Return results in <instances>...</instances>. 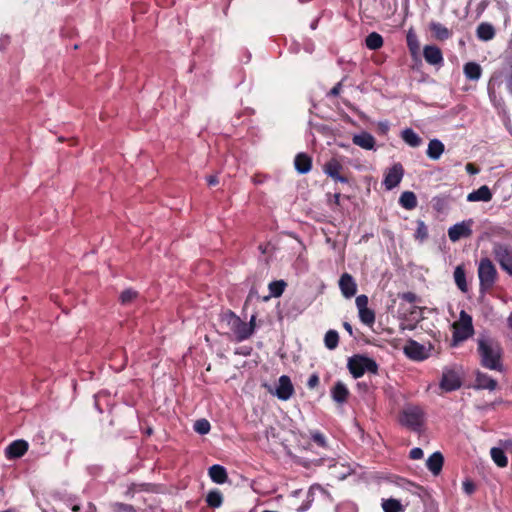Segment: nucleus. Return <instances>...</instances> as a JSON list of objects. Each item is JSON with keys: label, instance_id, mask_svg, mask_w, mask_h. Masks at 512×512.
<instances>
[{"label": "nucleus", "instance_id": "nucleus-9", "mask_svg": "<svg viewBox=\"0 0 512 512\" xmlns=\"http://www.w3.org/2000/svg\"><path fill=\"white\" fill-rule=\"evenodd\" d=\"M473 220L456 223L448 229V237L452 242H457L462 238H468L472 235Z\"/></svg>", "mask_w": 512, "mask_h": 512}, {"label": "nucleus", "instance_id": "nucleus-35", "mask_svg": "<svg viewBox=\"0 0 512 512\" xmlns=\"http://www.w3.org/2000/svg\"><path fill=\"white\" fill-rule=\"evenodd\" d=\"M382 508L384 512H403L404 507L401 502L394 498H389L387 500H383Z\"/></svg>", "mask_w": 512, "mask_h": 512}, {"label": "nucleus", "instance_id": "nucleus-30", "mask_svg": "<svg viewBox=\"0 0 512 512\" xmlns=\"http://www.w3.org/2000/svg\"><path fill=\"white\" fill-rule=\"evenodd\" d=\"M403 141L411 147H419L422 143L420 136L411 128H406L401 132Z\"/></svg>", "mask_w": 512, "mask_h": 512}, {"label": "nucleus", "instance_id": "nucleus-16", "mask_svg": "<svg viewBox=\"0 0 512 512\" xmlns=\"http://www.w3.org/2000/svg\"><path fill=\"white\" fill-rule=\"evenodd\" d=\"M339 288L345 298H352L357 292V284L349 273H343L339 279Z\"/></svg>", "mask_w": 512, "mask_h": 512}, {"label": "nucleus", "instance_id": "nucleus-20", "mask_svg": "<svg viewBox=\"0 0 512 512\" xmlns=\"http://www.w3.org/2000/svg\"><path fill=\"white\" fill-rule=\"evenodd\" d=\"M492 192L487 185H482L477 190L472 191L467 196L469 202H489L492 199Z\"/></svg>", "mask_w": 512, "mask_h": 512}, {"label": "nucleus", "instance_id": "nucleus-40", "mask_svg": "<svg viewBox=\"0 0 512 512\" xmlns=\"http://www.w3.org/2000/svg\"><path fill=\"white\" fill-rule=\"evenodd\" d=\"M138 296V292L134 289H126L124 291L121 292L120 296H119V300L121 302V304L123 305H128L130 304L133 300H135Z\"/></svg>", "mask_w": 512, "mask_h": 512}, {"label": "nucleus", "instance_id": "nucleus-29", "mask_svg": "<svg viewBox=\"0 0 512 512\" xmlns=\"http://www.w3.org/2000/svg\"><path fill=\"white\" fill-rule=\"evenodd\" d=\"M406 43L409 49V52L413 58H416L420 52V43L416 33L413 29H410L406 36Z\"/></svg>", "mask_w": 512, "mask_h": 512}, {"label": "nucleus", "instance_id": "nucleus-58", "mask_svg": "<svg viewBox=\"0 0 512 512\" xmlns=\"http://www.w3.org/2000/svg\"><path fill=\"white\" fill-rule=\"evenodd\" d=\"M71 509L73 512H79L81 510V507H80V505H74V506H72Z\"/></svg>", "mask_w": 512, "mask_h": 512}, {"label": "nucleus", "instance_id": "nucleus-51", "mask_svg": "<svg viewBox=\"0 0 512 512\" xmlns=\"http://www.w3.org/2000/svg\"><path fill=\"white\" fill-rule=\"evenodd\" d=\"M505 63L508 68L507 76H512V56L506 57Z\"/></svg>", "mask_w": 512, "mask_h": 512}, {"label": "nucleus", "instance_id": "nucleus-17", "mask_svg": "<svg viewBox=\"0 0 512 512\" xmlns=\"http://www.w3.org/2000/svg\"><path fill=\"white\" fill-rule=\"evenodd\" d=\"M428 27L432 37L441 42L450 39L453 35L452 31L440 22L431 21Z\"/></svg>", "mask_w": 512, "mask_h": 512}, {"label": "nucleus", "instance_id": "nucleus-52", "mask_svg": "<svg viewBox=\"0 0 512 512\" xmlns=\"http://www.w3.org/2000/svg\"><path fill=\"white\" fill-rule=\"evenodd\" d=\"M207 183L209 186H215L219 183L218 177L215 175H211L207 178Z\"/></svg>", "mask_w": 512, "mask_h": 512}, {"label": "nucleus", "instance_id": "nucleus-56", "mask_svg": "<svg viewBox=\"0 0 512 512\" xmlns=\"http://www.w3.org/2000/svg\"><path fill=\"white\" fill-rule=\"evenodd\" d=\"M506 87L508 92L512 95V76H506Z\"/></svg>", "mask_w": 512, "mask_h": 512}, {"label": "nucleus", "instance_id": "nucleus-24", "mask_svg": "<svg viewBox=\"0 0 512 512\" xmlns=\"http://www.w3.org/2000/svg\"><path fill=\"white\" fill-rule=\"evenodd\" d=\"M208 475L217 484H223L228 480L226 468L218 464H214L209 468Z\"/></svg>", "mask_w": 512, "mask_h": 512}, {"label": "nucleus", "instance_id": "nucleus-28", "mask_svg": "<svg viewBox=\"0 0 512 512\" xmlns=\"http://www.w3.org/2000/svg\"><path fill=\"white\" fill-rule=\"evenodd\" d=\"M454 281L456 286L461 292L468 291V284L466 281V272L463 265H458L454 270Z\"/></svg>", "mask_w": 512, "mask_h": 512}, {"label": "nucleus", "instance_id": "nucleus-25", "mask_svg": "<svg viewBox=\"0 0 512 512\" xmlns=\"http://www.w3.org/2000/svg\"><path fill=\"white\" fill-rule=\"evenodd\" d=\"M476 35L482 41H490L495 37L496 31L492 24L482 22L476 29Z\"/></svg>", "mask_w": 512, "mask_h": 512}, {"label": "nucleus", "instance_id": "nucleus-13", "mask_svg": "<svg viewBox=\"0 0 512 512\" xmlns=\"http://www.w3.org/2000/svg\"><path fill=\"white\" fill-rule=\"evenodd\" d=\"M423 57L429 65L439 68L444 64L442 50L436 45H425L423 48Z\"/></svg>", "mask_w": 512, "mask_h": 512}, {"label": "nucleus", "instance_id": "nucleus-14", "mask_svg": "<svg viewBox=\"0 0 512 512\" xmlns=\"http://www.w3.org/2000/svg\"><path fill=\"white\" fill-rule=\"evenodd\" d=\"M404 169L401 163H395L386 173L384 178V185L386 189L391 190L395 188L402 180Z\"/></svg>", "mask_w": 512, "mask_h": 512}, {"label": "nucleus", "instance_id": "nucleus-46", "mask_svg": "<svg viewBox=\"0 0 512 512\" xmlns=\"http://www.w3.org/2000/svg\"><path fill=\"white\" fill-rule=\"evenodd\" d=\"M319 383H320L319 376H318L316 373H313V374L309 377V379H308V381H307V387H308L309 389H314V388H316V387L319 385Z\"/></svg>", "mask_w": 512, "mask_h": 512}, {"label": "nucleus", "instance_id": "nucleus-43", "mask_svg": "<svg viewBox=\"0 0 512 512\" xmlns=\"http://www.w3.org/2000/svg\"><path fill=\"white\" fill-rule=\"evenodd\" d=\"M368 301V297L364 294L357 296L355 303L358 311H360L361 309L368 308Z\"/></svg>", "mask_w": 512, "mask_h": 512}, {"label": "nucleus", "instance_id": "nucleus-21", "mask_svg": "<svg viewBox=\"0 0 512 512\" xmlns=\"http://www.w3.org/2000/svg\"><path fill=\"white\" fill-rule=\"evenodd\" d=\"M444 464V457L440 452H434L432 455L429 456V458L426 461V466L428 470L433 475H439L442 471Z\"/></svg>", "mask_w": 512, "mask_h": 512}, {"label": "nucleus", "instance_id": "nucleus-10", "mask_svg": "<svg viewBox=\"0 0 512 512\" xmlns=\"http://www.w3.org/2000/svg\"><path fill=\"white\" fill-rule=\"evenodd\" d=\"M462 380L459 373L453 369H445L440 381V388L445 392H451L459 389Z\"/></svg>", "mask_w": 512, "mask_h": 512}, {"label": "nucleus", "instance_id": "nucleus-7", "mask_svg": "<svg viewBox=\"0 0 512 512\" xmlns=\"http://www.w3.org/2000/svg\"><path fill=\"white\" fill-rule=\"evenodd\" d=\"M453 340L460 342L468 339L474 333L472 317L465 311L460 312V319L453 324Z\"/></svg>", "mask_w": 512, "mask_h": 512}, {"label": "nucleus", "instance_id": "nucleus-45", "mask_svg": "<svg viewBox=\"0 0 512 512\" xmlns=\"http://www.w3.org/2000/svg\"><path fill=\"white\" fill-rule=\"evenodd\" d=\"M400 298L408 303H415L419 297L414 292H405L400 295Z\"/></svg>", "mask_w": 512, "mask_h": 512}, {"label": "nucleus", "instance_id": "nucleus-32", "mask_svg": "<svg viewBox=\"0 0 512 512\" xmlns=\"http://www.w3.org/2000/svg\"><path fill=\"white\" fill-rule=\"evenodd\" d=\"M490 455L492 460L498 467L504 468L508 465V459L505 455L504 448L493 447L490 450Z\"/></svg>", "mask_w": 512, "mask_h": 512}, {"label": "nucleus", "instance_id": "nucleus-36", "mask_svg": "<svg viewBox=\"0 0 512 512\" xmlns=\"http://www.w3.org/2000/svg\"><path fill=\"white\" fill-rule=\"evenodd\" d=\"M287 286V283L284 280H275L269 283L268 288L270 291V296L272 297H280Z\"/></svg>", "mask_w": 512, "mask_h": 512}, {"label": "nucleus", "instance_id": "nucleus-5", "mask_svg": "<svg viewBox=\"0 0 512 512\" xmlns=\"http://www.w3.org/2000/svg\"><path fill=\"white\" fill-rule=\"evenodd\" d=\"M492 255L503 271L512 276V245L494 242Z\"/></svg>", "mask_w": 512, "mask_h": 512}, {"label": "nucleus", "instance_id": "nucleus-6", "mask_svg": "<svg viewBox=\"0 0 512 512\" xmlns=\"http://www.w3.org/2000/svg\"><path fill=\"white\" fill-rule=\"evenodd\" d=\"M223 321H226L237 341L241 342L251 337V326L246 325L233 311L228 310L223 314Z\"/></svg>", "mask_w": 512, "mask_h": 512}, {"label": "nucleus", "instance_id": "nucleus-60", "mask_svg": "<svg viewBox=\"0 0 512 512\" xmlns=\"http://www.w3.org/2000/svg\"><path fill=\"white\" fill-rule=\"evenodd\" d=\"M380 128L383 132H386L388 130V126L386 124H380Z\"/></svg>", "mask_w": 512, "mask_h": 512}, {"label": "nucleus", "instance_id": "nucleus-12", "mask_svg": "<svg viewBox=\"0 0 512 512\" xmlns=\"http://www.w3.org/2000/svg\"><path fill=\"white\" fill-rule=\"evenodd\" d=\"M294 392V386L290 377L287 375L280 376L274 393L276 397L279 400L287 401L293 396Z\"/></svg>", "mask_w": 512, "mask_h": 512}, {"label": "nucleus", "instance_id": "nucleus-3", "mask_svg": "<svg viewBox=\"0 0 512 512\" xmlns=\"http://www.w3.org/2000/svg\"><path fill=\"white\" fill-rule=\"evenodd\" d=\"M347 368L353 378L358 379L366 372L376 375L379 366L374 359L366 355L356 354L348 359Z\"/></svg>", "mask_w": 512, "mask_h": 512}, {"label": "nucleus", "instance_id": "nucleus-22", "mask_svg": "<svg viewBox=\"0 0 512 512\" xmlns=\"http://www.w3.org/2000/svg\"><path fill=\"white\" fill-rule=\"evenodd\" d=\"M475 387L478 389L495 390L497 381L486 373L477 372L475 379Z\"/></svg>", "mask_w": 512, "mask_h": 512}, {"label": "nucleus", "instance_id": "nucleus-39", "mask_svg": "<svg viewBox=\"0 0 512 512\" xmlns=\"http://www.w3.org/2000/svg\"><path fill=\"white\" fill-rule=\"evenodd\" d=\"M414 237L416 240L423 242L428 238V228L427 225L422 220L417 221V228L414 233Z\"/></svg>", "mask_w": 512, "mask_h": 512}, {"label": "nucleus", "instance_id": "nucleus-59", "mask_svg": "<svg viewBox=\"0 0 512 512\" xmlns=\"http://www.w3.org/2000/svg\"><path fill=\"white\" fill-rule=\"evenodd\" d=\"M488 93H489L490 96L495 94V92H494V90H493V88L491 87L490 84L488 85Z\"/></svg>", "mask_w": 512, "mask_h": 512}, {"label": "nucleus", "instance_id": "nucleus-1", "mask_svg": "<svg viewBox=\"0 0 512 512\" xmlns=\"http://www.w3.org/2000/svg\"><path fill=\"white\" fill-rule=\"evenodd\" d=\"M477 353L482 367L489 370L502 371L503 349L497 340L489 337L478 339Z\"/></svg>", "mask_w": 512, "mask_h": 512}, {"label": "nucleus", "instance_id": "nucleus-2", "mask_svg": "<svg viewBox=\"0 0 512 512\" xmlns=\"http://www.w3.org/2000/svg\"><path fill=\"white\" fill-rule=\"evenodd\" d=\"M477 273L480 292L490 291L498 279V272L492 260L488 257L481 258L478 263Z\"/></svg>", "mask_w": 512, "mask_h": 512}, {"label": "nucleus", "instance_id": "nucleus-11", "mask_svg": "<svg viewBox=\"0 0 512 512\" xmlns=\"http://www.w3.org/2000/svg\"><path fill=\"white\" fill-rule=\"evenodd\" d=\"M404 354L413 361H423L428 355L425 347L413 339H409L403 348Z\"/></svg>", "mask_w": 512, "mask_h": 512}, {"label": "nucleus", "instance_id": "nucleus-42", "mask_svg": "<svg viewBox=\"0 0 512 512\" xmlns=\"http://www.w3.org/2000/svg\"><path fill=\"white\" fill-rule=\"evenodd\" d=\"M210 428V423L206 419L197 420L194 424L195 431L202 435L207 434L210 431Z\"/></svg>", "mask_w": 512, "mask_h": 512}, {"label": "nucleus", "instance_id": "nucleus-26", "mask_svg": "<svg viewBox=\"0 0 512 512\" xmlns=\"http://www.w3.org/2000/svg\"><path fill=\"white\" fill-rule=\"evenodd\" d=\"M445 150L444 144L438 139L430 140L426 151L427 156L432 160H438Z\"/></svg>", "mask_w": 512, "mask_h": 512}, {"label": "nucleus", "instance_id": "nucleus-48", "mask_svg": "<svg viewBox=\"0 0 512 512\" xmlns=\"http://www.w3.org/2000/svg\"><path fill=\"white\" fill-rule=\"evenodd\" d=\"M465 169L470 175H475L480 172V169L474 163H467Z\"/></svg>", "mask_w": 512, "mask_h": 512}, {"label": "nucleus", "instance_id": "nucleus-47", "mask_svg": "<svg viewBox=\"0 0 512 512\" xmlns=\"http://www.w3.org/2000/svg\"><path fill=\"white\" fill-rule=\"evenodd\" d=\"M424 453L423 450L419 447H415L410 450L409 457L413 460H419L423 457Z\"/></svg>", "mask_w": 512, "mask_h": 512}, {"label": "nucleus", "instance_id": "nucleus-33", "mask_svg": "<svg viewBox=\"0 0 512 512\" xmlns=\"http://www.w3.org/2000/svg\"><path fill=\"white\" fill-rule=\"evenodd\" d=\"M207 506L210 508H219L223 504V495L218 489H213L206 496Z\"/></svg>", "mask_w": 512, "mask_h": 512}, {"label": "nucleus", "instance_id": "nucleus-61", "mask_svg": "<svg viewBox=\"0 0 512 512\" xmlns=\"http://www.w3.org/2000/svg\"><path fill=\"white\" fill-rule=\"evenodd\" d=\"M316 26H317V21H315V22H313V23L311 24V28H312V29H315V28H316Z\"/></svg>", "mask_w": 512, "mask_h": 512}, {"label": "nucleus", "instance_id": "nucleus-23", "mask_svg": "<svg viewBox=\"0 0 512 512\" xmlns=\"http://www.w3.org/2000/svg\"><path fill=\"white\" fill-rule=\"evenodd\" d=\"M352 141L355 145L366 150H372L375 146V138L368 132L354 135Z\"/></svg>", "mask_w": 512, "mask_h": 512}, {"label": "nucleus", "instance_id": "nucleus-54", "mask_svg": "<svg viewBox=\"0 0 512 512\" xmlns=\"http://www.w3.org/2000/svg\"><path fill=\"white\" fill-rule=\"evenodd\" d=\"M246 325L251 326V335L254 333L255 326H256V315H252L249 323H246Z\"/></svg>", "mask_w": 512, "mask_h": 512}, {"label": "nucleus", "instance_id": "nucleus-37", "mask_svg": "<svg viewBox=\"0 0 512 512\" xmlns=\"http://www.w3.org/2000/svg\"><path fill=\"white\" fill-rule=\"evenodd\" d=\"M324 343L329 350H334L339 343L338 332L336 330L327 331L324 337Z\"/></svg>", "mask_w": 512, "mask_h": 512}, {"label": "nucleus", "instance_id": "nucleus-49", "mask_svg": "<svg viewBox=\"0 0 512 512\" xmlns=\"http://www.w3.org/2000/svg\"><path fill=\"white\" fill-rule=\"evenodd\" d=\"M342 90V83H337L328 93L329 96L336 97L340 94Z\"/></svg>", "mask_w": 512, "mask_h": 512}, {"label": "nucleus", "instance_id": "nucleus-44", "mask_svg": "<svg viewBox=\"0 0 512 512\" xmlns=\"http://www.w3.org/2000/svg\"><path fill=\"white\" fill-rule=\"evenodd\" d=\"M462 487H463V491L467 494V495H471L475 492L476 490V485L475 483L472 481V480H465L462 484Z\"/></svg>", "mask_w": 512, "mask_h": 512}, {"label": "nucleus", "instance_id": "nucleus-50", "mask_svg": "<svg viewBox=\"0 0 512 512\" xmlns=\"http://www.w3.org/2000/svg\"><path fill=\"white\" fill-rule=\"evenodd\" d=\"M119 511L121 512H136L135 508L130 504H118Z\"/></svg>", "mask_w": 512, "mask_h": 512}, {"label": "nucleus", "instance_id": "nucleus-27", "mask_svg": "<svg viewBox=\"0 0 512 512\" xmlns=\"http://www.w3.org/2000/svg\"><path fill=\"white\" fill-rule=\"evenodd\" d=\"M463 72L468 80L477 81L482 75V68L476 62H467L463 67Z\"/></svg>", "mask_w": 512, "mask_h": 512}, {"label": "nucleus", "instance_id": "nucleus-55", "mask_svg": "<svg viewBox=\"0 0 512 512\" xmlns=\"http://www.w3.org/2000/svg\"><path fill=\"white\" fill-rule=\"evenodd\" d=\"M343 328L349 333L350 336H353V328H352V325L349 322L344 321L343 322Z\"/></svg>", "mask_w": 512, "mask_h": 512}, {"label": "nucleus", "instance_id": "nucleus-18", "mask_svg": "<svg viewBox=\"0 0 512 512\" xmlns=\"http://www.w3.org/2000/svg\"><path fill=\"white\" fill-rule=\"evenodd\" d=\"M294 166L298 173L307 174L312 169V158L307 153H298L294 159Z\"/></svg>", "mask_w": 512, "mask_h": 512}, {"label": "nucleus", "instance_id": "nucleus-31", "mask_svg": "<svg viewBox=\"0 0 512 512\" xmlns=\"http://www.w3.org/2000/svg\"><path fill=\"white\" fill-rule=\"evenodd\" d=\"M399 204L407 210L416 208L418 201L415 193L412 191L403 192L399 198Z\"/></svg>", "mask_w": 512, "mask_h": 512}, {"label": "nucleus", "instance_id": "nucleus-34", "mask_svg": "<svg viewBox=\"0 0 512 512\" xmlns=\"http://www.w3.org/2000/svg\"><path fill=\"white\" fill-rule=\"evenodd\" d=\"M383 43V37L377 32L370 33L365 39V44L370 50L380 49Z\"/></svg>", "mask_w": 512, "mask_h": 512}, {"label": "nucleus", "instance_id": "nucleus-38", "mask_svg": "<svg viewBox=\"0 0 512 512\" xmlns=\"http://www.w3.org/2000/svg\"><path fill=\"white\" fill-rule=\"evenodd\" d=\"M360 321L371 327L375 323V312L372 309L365 308L358 311Z\"/></svg>", "mask_w": 512, "mask_h": 512}, {"label": "nucleus", "instance_id": "nucleus-41", "mask_svg": "<svg viewBox=\"0 0 512 512\" xmlns=\"http://www.w3.org/2000/svg\"><path fill=\"white\" fill-rule=\"evenodd\" d=\"M310 437L317 446L321 448H328L327 439L322 432L318 430H312L310 431Z\"/></svg>", "mask_w": 512, "mask_h": 512}, {"label": "nucleus", "instance_id": "nucleus-8", "mask_svg": "<svg viewBox=\"0 0 512 512\" xmlns=\"http://www.w3.org/2000/svg\"><path fill=\"white\" fill-rule=\"evenodd\" d=\"M344 166L337 158H331L323 165V172L336 182L348 183V177L342 175Z\"/></svg>", "mask_w": 512, "mask_h": 512}, {"label": "nucleus", "instance_id": "nucleus-19", "mask_svg": "<svg viewBox=\"0 0 512 512\" xmlns=\"http://www.w3.org/2000/svg\"><path fill=\"white\" fill-rule=\"evenodd\" d=\"M349 394L348 388L341 381H337L331 389L332 399L338 404L345 403L348 400Z\"/></svg>", "mask_w": 512, "mask_h": 512}, {"label": "nucleus", "instance_id": "nucleus-15", "mask_svg": "<svg viewBox=\"0 0 512 512\" xmlns=\"http://www.w3.org/2000/svg\"><path fill=\"white\" fill-rule=\"evenodd\" d=\"M28 442L22 439L11 442L5 449V456L8 459H17L22 457L28 451Z\"/></svg>", "mask_w": 512, "mask_h": 512}, {"label": "nucleus", "instance_id": "nucleus-53", "mask_svg": "<svg viewBox=\"0 0 512 512\" xmlns=\"http://www.w3.org/2000/svg\"><path fill=\"white\" fill-rule=\"evenodd\" d=\"M502 446L508 453H512V440H505L502 442Z\"/></svg>", "mask_w": 512, "mask_h": 512}, {"label": "nucleus", "instance_id": "nucleus-57", "mask_svg": "<svg viewBox=\"0 0 512 512\" xmlns=\"http://www.w3.org/2000/svg\"><path fill=\"white\" fill-rule=\"evenodd\" d=\"M340 197H341L340 193H335V194H334V196H333V202H334V204H336V205H340Z\"/></svg>", "mask_w": 512, "mask_h": 512}, {"label": "nucleus", "instance_id": "nucleus-4", "mask_svg": "<svg viewBox=\"0 0 512 512\" xmlns=\"http://www.w3.org/2000/svg\"><path fill=\"white\" fill-rule=\"evenodd\" d=\"M399 421L412 431H420L425 423V412L420 406L409 404L401 411Z\"/></svg>", "mask_w": 512, "mask_h": 512}]
</instances>
